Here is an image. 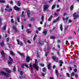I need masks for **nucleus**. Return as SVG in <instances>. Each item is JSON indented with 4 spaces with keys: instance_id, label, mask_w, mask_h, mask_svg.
I'll list each match as a JSON object with an SVG mask.
<instances>
[{
    "instance_id": "423d86ee",
    "label": "nucleus",
    "mask_w": 79,
    "mask_h": 79,
    "mask_svg": "<svg viewBox=\"0 0 79 79\" xmlns=\"http://www.w3.org/2000/svg\"><path fill=\"white\" fill-rule=\"evenodd\" d=\"M14 8L15 10H16V11H19V10L21 9V8L18 7L16 6H14Z\"/></svg>"
},
{
    "instance_id": "6ab92c4d",
    "label": "nucleus",
    "mask_w": 79,
    "mask_h": 79,
    "mask_svg": "<svg viewBox=\"0 0 79 79\" xmlns=\"http://www.w3.org/2000/svg\"><path fill=\"white\" fill-rule=\"evenodd\" d=\"M18 72H19L21 76L23 75V71H18Z\"/></svg>"
},
{
    "instance_id": "aec40b11",
    "label": "nucleus",
    "mask_w": 79,
    "mask_h": 79,
    "mask_svg": "<svg viewBox=\"0 0 79 79\" xmlns=\"http://www.w3.org/2000/svg\"><path fill=\"white\" fill-rule=\"evenodd\" d=\"M73 8H74V6H73V5H71L70 7V10L72 11V10H73Z\"/></svg>"
},
{
    "instance_id": "ea45409f",
    "label": "nucleus",
    "mask_w": 79,
    "mask_h": 79,
    "mask_svg": "<svg viewBox=\"0 0 79 79\" xmlns=\"http://www.w3.org/2000/svg\"><path fill=\"white\" fill-rule=\"evenodd\" d=\"M11 23H14V20H13V19H11Z\"/></svg>"
},
{
    "instance_id": "2f4dec72",
    "label": "nucleus",
    "mask_w": 79,
    "mask_h": 79,
    "mask_svg": "<svg viewBox=\"0 0 79 79\" xmlns=\"http://www.w3.org/2000/svg\"><path fill=\"white\" fill-rule=\"evenodd\" d=\"M43 34H44V35H46L47 34V31H44L43 32Z\"/></svg>"
},
{
    "instance_id": "9b49d317",
    "label": "nucleus",
    "mask_w": 79,
    "mask_h": 79,
    "mask_svg": "<svg viewBox=\"0 0 79 79\" xmlns=\"http://www.w3.org/2000/svg\"><path fill=\"white\" fill-rule=\"evenodd\" d=\"M1 53L3 57H5V53H4V52H3V51H2L1 52Z\"/></svg>"
},
{
    "instance_id": "393cba45",
    "label": "nucleus",
    "mask_w": 79,
    "mask_h": 79,
    "mask_svg": "<svg viewBox=\"0 0 79 79\" xmlns=\"http://www.w3.org/2000/svg\"><path fill=\"white\" fill-rule=\"evenodd\" d=\"M36 38H37V35H35L34 37L33 38V40L35 41V39H36Z\"/></svg>"
},
{
    "instance_id": "0eeeda50",
    "label": "nucleus",
    "mask_w": 79,
    "mask_h": 79,
    "mask_svg": "<svg viewBox=\"0 0 79 79\" xmlns=\"http://www.w3.org/2000/svg\"><path fill=\"white\" fill-rule=\"evenodd\" d=\"M17 44L18 45H19L21 46H23V42L21 41H19V40H17Z\"/></svg>"
},
{
    "instance_id": "5fc2aeb1",
    "label": "nucleus",
    "mask_w": 79,
    "mask_h": 79,
    "mask_svg": "<svg viewBox=\"0 0 79 79\" xmlns=\"http://www.w3.org/2000/svg\"><path fill=\"white\" fill-rule=\"evenodd\" d=\"M37 57H39L40 56V55H39V54L38 53V52L37 53Z\"/></svg>"
},
{
    "instance_id": "13d9d810",
    "label": "nucleus",
    "mask_w": 79,
    "mask_h": 79,
    "mask_svg": "<svg viewBox=\"0 0 79 79\" xmlns=\"http://www.w3.org/2000/svg\"><path fill=\"white\" fill-rule=\"evenodd\" d=\"M4 9H3V8H1V12H3V11Z\"/></svg>"
},
{
    "instance_id": "cd10ccee",
    "label": "nucleus",
    "mask_w": 79,
    "mask_h": 79,
    "mask_svg": "<svg viewBox=\"0 0 79 79\" xmlns=\"http://www.w3.org/2000/svg\"><path fill=\"white\" fill-rule=\"evenodd\" d=\"M56 73L58 77V72L57 70H56Z\"/></svg>"
},
{
    "instance_id": "f03ea898",
    "label": "nucleus",
    "mask_w": 79,
    "mask_h": 79,
    "mask_svg": "<svg viewBox=\"0 0 79 79\" xmlns=\"http://www.w3.org/2000/svg\"><path fill=\"white\" fill-rule=\"evenodd\" d=\"M73 16L74 19H76L77 18L79 17V15L77 14V13H75L73 14Z\"/></svg>"
},
{
    "instance_id": "7ed1b4c3",
    "label": "nucleus",
    "mask_w": 79,
    "mask_h": 79,
    "mask_svg": "<svg viewBox=\"0 0 79 79\" xmlns=\"http://www.w3.org/2000/svg\"><path fill=\"white\" fill-rule=\"evenodd\" d=\"M49 7V5H45L44 6V11H46V10H47L48 7Z\"/></svg>"
},
{
    "instance_id": "a211bd4d",
    "label": "nucleus",
    "mask_w": 79,
    "mask_h": 79,
    "mask_svg": "<svg viewBox=\"0 0 79 79\" xmlns=\"http://www.w3.org/2000/svg\"><path fill=\"white\" fill-rule=\"evenodd\" d=\"M60 29L61 31H63V25L62 24L60 25Z\"/></svg>"
},
{
    "instance_id": "e433bc0d",
    "label": "nucleus",
    "mask_w": 79,
    "mask_h": 79,
    "mask_svg": "<svg viewBox=\"0 0 79 79\" xmlns=\"http://www.w3.org/2000/svg\"><path fill=\"white\" fill-rule=\"evenodd\" d=\"M44 15H43L42 16V18H41V20L42 21H44Z\"/></svg>"
},
{
    "instance_id": "9d476101",
    "label": "nucleus",
    "mask_w": 79,
    "mask_h": 79,
    "mask_svg": "<svg viewBox=\"0 0 79 79\" xmlns=\"http://www.w3.org/2000/svg\"><path fill=\"white\" fill-rule=\"evenodd\" d=\"M30 69H31V72H32V70H33V68H32V63L30 64Z\"/></svg>"
},
{
    "instance_id": "b1692460",
    "label": "nucleus",
    "mask_w": 79,
    "mask_h": 79,
    "mask_svg": "<svg viewBox=\"0 0 79 79\" xmlns=\"http://www.w3.org/2000/svg\"><path fill=\"white\" fill-rule=\"evenodd\" d=\"M10 55H12L13 56L15 55V54H14V53H13V51H10Z\"/></svg>"
},
{
    "instance_id": "09e8293b",
    "label": "nucleus",
    "mask_w": 79,
    "mask_h": 79,
    "mask_svg": "<svg viewBox=\"0 0 79 79\" xmlns=\"http://www.w3.org/2000/svg\"><path fill=\"white\" fill-rule=\"evenodd\" d=\"M74 71L75 73H76V72H77V69H74Z\"/></svg>"
},
{
    "instance_id": "72a5a7b5",
    "label": "nucleus",
    "mask_w": 79,
    "mask_h": 79,
    "mask_svg": "<svg viewBox=\"0 0 79 79\" xmlns=\"http://www.w3.org/2000/svg\"><path fill=\"white\" fill-rule=\"evenodd\" d=\"M48 53H49V51H48L47 52H46L45 53V56H47V55H48Z\"/></svg>"
},
{
    "instance_id": "052dcab7",
    "label": "nucleus",
    "mask_w": 79,
    "mask_h": 79,
    "mask_svg": "<svg viewBox=\"0 0 79 79\" xmlns=\"http://www.w3.org/2000/svg\"><path fill=\"white\" fill-rule=\"evenodd\" d=\"M60 10H61V8H59V9H57L56 11H60Z\"/></svg>"
},
{
    "instance_id": "c85d7f7f",
    "label": "nucleus",
    "mask_w": 79,
    "mask_h": 79,
    "mask_svg": "<svg viewBox=\"0 0 79 79\" xmlns=\"http://www.w3.org/2000/svg\"><path fill=\"white\" fill-rule=\"evenodd\" d=\"M17 20L18 21V22L19 23L20 22V21H19V17L18 16L17 17Z\"/></svg>"
},
{
    "instance_id": "49530a36",
    "label": "nucleus",
    "mask_w": 79,
    "mask_h": 79,
    "mask_svg": "<svg viewBox=\"0 0 79 79\" xmlns=\"http://www.w3.org/2000/svg\"><path fill=\"white\" fill-rule=\"evenodd\" d=\"M13 70L14 71H16V67H14V68L13 69Z\"/></svg>"
},
{
    "instance_id": "4c0bfd02",
    "label": "nucleus",
    "mask_w": 79,
    "mask_h": 79,
    "mask_svg": "<svg viewBox=\"0 0 79 79\" xmlns=\"http://www.w3.org/2000/svg\"><path fill=\"white\" fill-rule=\"evenodd\" d=\"M2 21V19H0V26H1V25H2V23H1Z\"/></svg>"
},
{
    "instance_id": "0e129e2a",
    "label": "nucleus",
    "mask_w": 79,
    "mask_h": 79,
    "mask_svg": "<svg viewBox=\"0 0 79 79\" xmlns=\"http://www.w3.org/2000/svg\"><path fill=\"white\" fill-rule=\"evenodd\" d=\"M60 63H61V64H63V61H62L61 60H60Z\"/></svg>"
},
{
    "instance_id": "ddd939ff",
    "label": "nucleus",
    "mask_w": 79,
    "mask_h": 79,
    "mask_svg": "<svg viewBox=\"0 0 79 79\" xmlns=\"http://www.w3.org/2000/svg\"><path fill=\"white\" fill-rule=\"evenodd\" d=\"M29 61H30V58L28 56L26 58V61L27 63L29 62Z\"/></svg>"
},
{
    "instance_id": "f8f14e48",
    "label": "nucleus",
    "mask_w": 79,
    "mask_h": 79,
    "mask_svg": "<svg viewBox=\"0 0 79 79\" xmlns=\"http://www.w3.org/2000/svg\"><path fill=\"white\" fill-rule=\"evenodd\" d=\"M4 41H3L2 42H1L0 43V44L1 47H2L4 46Z\"/></svg>"
},
{
    "instance_id": "412c9836",
    "label": "nucleus",
    "mask_w": 79,
    "mask_h": 79,
    "mask_svg": "<svg viewBox=\"0 0 79 79\" xmlns=\"http://www.w3.org/2000/svg\"><path fill=\"white\" fill-rule=\"evenodd\" d=\"M9 60L10 61H12V62L13 61V59L10 56H9Z\"/></svg>"
},
{
    "instance_id": "a878e982",
    "label": "nucleus",
    "mask_w": 79,
    "mask_h": 79,
    "mask_svg": "<svg viewBox=\"0 0 79 79\" xmlns=\"http://www.w3.org/2000/svg\"><path fill=\"white\" fill-rule=\"evenodd\" d=\"M19 78L20 79H24L25 78V76H20L19 77Z\"/></svg>"
},
{
    "instance_id": "bf43d9fd",
    "label": "nucleus",
    "mask_w": 79,
    "mask_h": 79,
    "mask_svg": "<svg viewBox=\"0 0 79 79\" xmlns=\"http://www.w3.org/2000/svg\"><path fill=\"white\" fill-rule=\"evenodd\" d=\"M38 29L39 30V31H40V30H41V27H40L38 28Z\"/></svg>"
},
{
    "instance_id": "8fccbe9b",
    "label": "nucleus",
    "mask_w": 79,
    "mask_h": 79,
    "mask_svg": "<svg viewBox=\"0 0 79 79\" xmlns=\"http://www.w3.org/2000/svg\"><path fill=\"white\" fill-rule=\"evenodd\" d=\"M72 22V20H69V22H68V23L69 24V23H71Z\"/></svg>"
},
{
    "instance_id": "774afa93",
    "label": "nucleus",
    "mask_w": 79,
    "mask_h": 79,
    "mask_svg": "<svg viewBox=\"0 0 79 79\" xmlns=\"http://www.w3.org/2000/svg\"><path fill=\"white\" fill-rule=\"evenodd\" d=\"M59 19H60V17H58V18H57L56 20H57V21H58V20H59Z\"/></svg>"
},
{
    "instance_id": "37998d69",
    "label": "nucleus",
    "mask_w": 79,
    "mask_h": 79,
    "mask_svg": "<svg viewBox=\"0 0 79 79\" xmlns=\"http://www.w3.org/2000/svg\"><path fill=\"white\" fill-rule=\"evenodd\" d=\"M12 11V9H8V11L10 12V11Z\"/></svg>"
},
{
    "instance_id": "680f3d73",
    "label": "nucleus",
    "mask_w": 79,
    "mask_h": 79,
    "mask_svg": "<svg viewBox=\"0 0 79 79\" xmlns=\"http://www.w3.org/2000/svg\"><path fill=\"white\" fill-rule=\"evenodd\" d=\"M69 18V17H67L65 19V20H66V21H68V20Z\"/></svg>"
},
{
    "instance_id": "2eb2a0df",
    "label": "nucleus",
    "mask_w": 79,
    "mask_h": 79,
    "mask_svg": "<svg viewBox=\"0 0 79 79\" xmlns=\"http://www.w3.org/2000/svg\"><path fill=\"white\" fill-rule=\"evenodd\" d=\"M39 44H40V45H43L44 44V42L40 40L39 41Z\"/></svg>"
},
{
    "instance_id": "a18cd8bd",
    "label": "nucleus",
    "mask_w": 79,
    "mask_h": 79,
    "mask_svg": "<svg viewBox=\"0 0 79 79\" xmlns=\"http://www.w3.org/2000/svg\"><path fill=\"white\" fill-rule=\"evenodd\" d=\"M31 21H34V18H31V19L30 20Z\"/></svg>"
},
{
    "instance_id": "69168bd1",
    "label": "nucleus",
    "mask_w": 79,
    "mask_h": 79,
    "mask_svg": "<svg viewBox=\"0 0 79 79\" xmlns=\"http://www.w3.org/2000/svg\"><path fill=\"white\" fill-rule=\"evenodd\" d=\"M22 30H23V29H24V26L23 25H22Z\"/></svg>"
},
{
    "instance_id": "f257e3e1",
    "label": "nucleus",
    "mask_w": 79,
    "mask_h": 79,
    "mask_svg": "<svg viewBox=\"0 0 79 79\" xmlns=\"http://www.w3.org/2000/svg\"><path fill=\"white\" fill-rule=\"evenodd\" d=\"M1 74H2L3 75H4V76H6L7 77H10V76L9 74H8L7 73H5L3 72V71H1L0 73V75H1Z\"/></svg>"
},
{
    "instance_id": "c756f323",
    "label": "nucleus",
    "mask_w": 79,
    "mask_h": 79,
    "mask_svg": "<svg viewBox=\"0 0 79 79\" xmlns=\"http://www.w3.org/2000/svg\"><path fill=\"white\" fill-rule=\"evenodd\" d=\"M6 25H5L4 26V27L3 28V30H5L6 29Z\"/></svg>"
},
{
    "instance_id": "603ef678",
    "label": "nucleus",
    "mask_w": 79,
    "mask_h": 79,
    "mask_svg": "<svg viewBox=\"0 0 79 79\" xmlns=\"http://www.w3.org/2000/svg\"><path fill=\"white\" fill-rule=\"evenodd\" d=\"M40 66H42L43 67H44V66H45V65H44V64H40Z\"/></svg>"
},
{
    "instance_id": "f704fd0d",
    "label": "nucleus",
    "mask_w": 79,
    "mask_h": 79,
    "mask_svg": "<svg viewBox=\"0 0 79 79\" xmlns=\"http://www.w3.org/2000/svg\"><path fill=\"white\" fill-rule=\"evenodd\" d=\"M43 72H45L46 71V68H44L43 69Z\"/></svg>"
},
{
    "instance_id": "473e14b6",
    "label": "nucleus",
    "mask_w": 79,
    "mask_h": 79,
    "mask_svg": "<svg viewBox=\"0 0 79 79\" xmlns=\"http://www.w3.org/2000/svg\"><path fill=\"white\" fill-rule=\"evenodd\" d=\"M51 39H56V37L54 36H51L50 37Z\"/></svg>"
},
{
    "instance_id": "79ce46f5",
    "label": "nucleus",
    "mask_w": 79,
    "mask_h": 79,
    "mask_svg": "<svg viewBox=\"0 0 79 79\" xmlns=\"http://www.w3.org/2000/svg\"><path fill=\"white\" fill-rule=\"evenodd\" d=\"M28 26L29 27H32V25H31V24H29L28 25Z\"/></svg>"
},
{
    "instance_id": "e2e57ef3",
    "label": "nucleus",
    "mask_w": 79,
    "mask_h": 79,
    "mask_svg": "<svg viewBox=\"0 0 79 79\" xmlns=\"http://www.w3.org/2000/svg\"><path fill=\"white\" fill-rule=\"evenodd\" d=\"M35 63H37V59H35Z\"/></svg>"
},
{
    "instance_id": "c9c22d12",
    "label": "nucleus",
    "mask_w": 79,
    "mask_h": 79,
    "mask_svg": "<svg viewBox=\"0 0 79 79\" xmlns=\"http://www.w3.org/2000/svg\"><path fill=\"white\" fill-rule=\"evenodd\" d=\"M0 3H5V1L4 0H0Z\"/></svg>"
},
{
    "instance_id": "c03bdc74",
    "label": "nucleus",
    "mask_w": 79,
    "mask_h": 79,
    "mask_svg": "<svg viewBox=\"0 0 79 79\" xmlns=\"http://www.w3.org/2000/svg\"><path fill=\"white\" fill-rule=\"evenodd\" d=\"M18 53L20 55H21V56H23V54L22 53H20V52H18Z\"/></svg>"
},
{
    "instance_id": "338daca9",
    "label": "nucleus",
    "mask_w": 79,
    "mask_h": 79,
    "mask_svg": "<svg viewBox=\"0 0 79 79\" xmlns=\"http://www.w3.org/2000/svg\"><path fill=\"white\" fill-rule=\"evenodd\" d=\"M58 43H60L61 41L60 40H58L57 41Z\"/></svg>"
},
{
    "instance_id": "f3484780",
    "label": "nucleus",
    "mask_w": 79,
    "mask_h": 79,
    "mask_svg": "<svg viewBox=\"0 0 79 79\" xmlns=\"http://www.w3.org/2000/svg\"><path fill=\"white\" fill-rule=\"evenodd\" d=\"M17 4L19 6H21V2L19 1H18L17 2Z\"/></svg>"
},
{
    "instance_id": "4be33fe9",
    "label": "nucleus",
    "mask_w": 79,
    "mask_h": 79,
    "mask_svg": "<svg viewBox=\"0 0 79 79\" xmlns=\"http://www.w3.org/2000/svg\"><path fill=\"white\" fill-rule=\"evenodd\" d=\"M27 13L28 17H29V16H30V13H29V10H27Z\"/></svg>"
},
{
    "instance_id": "39448f33",
    "label": "nucleus",
    "mask_w": 79,
    "mask_h": 79,
    "mask_svg": "<svg viewBox=\"0 0 79 79\" xmlns=\"http://www.w3.org/2000/svg\"><path fill=\"white\" fill-rule=\"evenodd\" d=\"M24 66H26L27 68H29V66H28V65H27L26 64L23 63L21 65V66L22 68H24Z\"/></svg>"
},
{
    "instance_id": "5701e85b",
    "label": "nucleus",
    "mask_w": 79,
    "mask_h": 79,
    "mask_svg": "<svg viewBox=\"0 0 79 79\" xmlns=\"http://www.w3.org/2000/svg\"><path fill=\"white\" fill-rule=\"evenodd\" d=\"M26 32L27 33H28V34H30V33L31 32V31L29 29L27 30L26 31Z\"/></svg>"
},
{
    "instance_id": "7c9ffc66",
    "label": "nucleus",
    "mask_w": 79,
    "mask_h": 79,
    "mask_svg": "<svg viewBox=\"0 0 79 79\" xmlns=\"http://www.w3.org/2000/svg\"><path fill=\"white\" fill-rule=\"evenodd\" d=\"M8 64L9 65H11V64H12V62H11V61H8Z\"/></svg>"
},
{
    "instance_id": "dca6fc26",
    "label": "nucleus",
    "mask_w": 79,
    "mask_h": 79,
    "mask_svg": "<svg viewBox=\"0 0 79 79\" xmlns=\"http://www.w3.org/2000/svg\"><path fill=\"white\" fill-rule=\"evenodd\" d=\"M50 67H51V64L50 63H49L48 65V69H50Z\"/></svg>"
},
{
    "instance_id": "58836bf2",
    "label": "nucleus",
    "mask_w": 79,
    "mask_h": 79,
    "mask_svg": "<svg viewBox=\"0 0 79 79\" xmlns=\"http://www.w3.org/2000/svg\"><path fill=\"white\" fill-rule=\"evenodd\" d=\"M55 7V4H54L53 5V6L52 7V10H53L54 8Z\"/></svg>"
},
{
    "instance_id": "4468645a",
    "label": "nucleus",
    "mask_w": 79,
    "mask_h": 79,
    "mask_svg": "<svg viewBox=\"0 0 79 79\" xmlns=\"http://www.w3.org/2000/svg\"><path fill=\"white\" fill-rule=\"evenodd\" d=\"M53 18V16L52 15H51L50 16V17L48 19V21H50L52 19V18Z\"/></svg>"
},
{
    "instance_id": "864d4df0",
    "label": "nucleus",
    "mask_w": 79,
    "mask_h": 79,
    "mask_svg": "<svg viewBox=\"0 0 79 79\" xmlns=\"http://www.w3.org/2000/svg\"><path fill=\"white\" fill-rule=\"evenodd\" d=\"M9 40H10V38H8L6 39V41L7 42H9Z\"/></svg>"
},
{
    "instance_id": "3c124183",
    "label": "nucleus",
    "mask_w": 79,
    "mask_h": 79,
    "mask_svg": "<svg viewBox=\"0 0 79 79\" xmlns=\"http://www.w3.org/2000/svg\"><path fill=\"white\" fill-rule=\"evenodd\" d=\"M71 76H74V72H72V73L71 74Z\"/></svg>"
},
{
    "instance_id": "1a4fd4ad",
    "label": "nucleus",
    "mask_w": 79,
    "mask_h": 79,
    "mask_svg": "<svg viewBox=\"0 0 79 79\" xmlns=\"http://www.w3.org/2000/svg\"><path fill=\"white\" fill-rule=\"evenodd\" d=\"M33 67L35 68V69H36L37 71H39V68L37 66V65L35 64H33Z\"/></svg>"
},
{
    "instance_id": "20e7f679",
    "label": "nucleus",
    "mask_w": 79,
    "mask_h": 79,
    "mask_svg": "<svg viewBox=\"0 0 79 79\" xmlns=\"http://www.w3.org/2000/svg\"><path fill=\"white\" fill-rule=\"evenodd\" d=\"M52 59L53 60L55 61L56 62H58V58L55 56H53Z\"/></svg>"
},
{
    "instance_id": "6e6d98bb",
    "label": "nucleus",
    "mask_w": 79,
    "mask_h": 79,
    "mask_svg": "<svg viewBox=\"0 0 79 79\" xmlns=\"http://www.w3.org/2000/svg\"><path fill=\"white\" fill-rule=\"evenodd\" d=\"M7 32L8 34H10V29L9 28Z\"/></svg>"
},
{
    "instance_id": "6e6552de",
    "label": "nucleus",
    "mask_w": 79,
    "mask_h": 79,
    "mask_svg": "<svg viewBox=\"0 0 79 79\" xmlns=\"http://www.w3.org/2000/svg\"><path fill=\"white\" fill-rule=\"evenodd\" d=\"M3 69L6 70V72H7V73H11V71L10 70L6 68H3Z\"/></svg>"
},
{
    "instance_id": "de8ad7c7",
    "label": "nucleus",
    "mask_w": 79,
    "mask_h": 79,
    "mask_svg": "<svg viewBox=\"0 0 79 79\" xmlns=\"http://www.w3.org/2000/svg\"><path fill=\"white\" fill-rule=\"evenodd\" d=\"M73 38L71 37H68V39L69 40H70L71 39H72Z\"/></svg>"
},
{
    "instance_id": "a19ab883",
    "label": "nucleus",
    "mask_w": 79,
    "mask_h": 79,
    "mask_svg": "<svg viewBox=\"0 0 79 79\" xmlns=\"http://www.w3.org/2000/svg\"><path fill=\"white\" fill-rule=\"evenodd\" d=\"M66 75L68 77H70V75H69V74L68 73H67Z\"/></svg>"
},
{
    "instance_id": "4d7b16f0",
    "label": "nucleus",
    "mask_w": 79,
    "mask_h": 79,
    "mask_svg": "<svg viewBox=\"0 0 79 79\" xmlns=\"http://www.w3.org/2000/svg\"><path fill=\"white\" fill-rule=\"evenodd\" d=\"M13 28L14 30H15V29H16V27H15V26H13Z\"/></svg>"
},
{
    "instance_id": "bb28decb",
    "label": "nucleus",
    "mask_w": 79,
    "mask_h": 79,
    "mask_svg": "<svg viewBox=\"0 0 79 79\" xmlns=\"http://www.w3.org/2000/svg\"><path fill=\"white\" fill-rule=\"evenodd\" d=\"M24 11H23L22 12V15H21L22 17H24V16H25V15H24Z\"/></svg>"
}]
</instances>
